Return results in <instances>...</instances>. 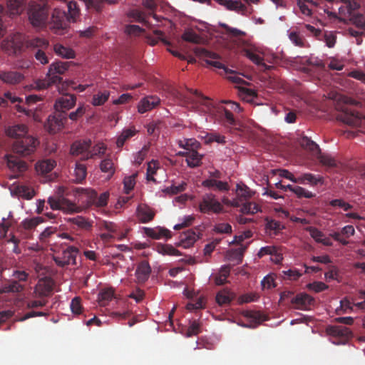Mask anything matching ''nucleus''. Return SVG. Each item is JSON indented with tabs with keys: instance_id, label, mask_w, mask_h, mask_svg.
Instances as JSON below:
<instances>
[{
	"instance_id": "e2e57ef3",
	"label": "nucleus",
	"mask_w": 365,
	"mask_h": 365,
	"mask_svg": "<svg viewBox=\"0 0 365 365\" xmlns=\"http://www.w3.org/2000/svg\"><path fill=\"white\" fill-rule=\"evenodd\" d=\"M282 274L284 278L290 280H297L302 276V273L297 269L283 270Z\"/></svg>"
},
{
	"instance_id": "e433bc0d",
	"label": "nucleus",
	"mask_w": 365,
	"mask_h": 365,
	"mask_svg": "<svg viewBox=\"0 0 365 365\" xmlns=\"http://www.w3.org/2000/svg\"><path fill=\"white\" fill-rule=\"evenodd\" d=\"M53 50L57 55L62 58L68 59L75 58L74 51L72 48L65 47L61 44L54 45Z\"/></svg>"
},
{
	"instance_id": "393cba45",
	"label": "nucleus",
	"mask_w": 365,
	"mask_h": 365,
	"mask_svg": "<svg viewBox=\"0 0 365 365\" xmlns=\"http://www.w3.org/2000/svg\"><path fill=\"white\" fill-rule=\"evenodd\" d=\"M200 238L199 235L196 234L193 230H187L180 236L179 245L183 248H189Z\"/></svg>"
},
{
	"instance_id": "8fccbe9b",
	"label": "nucleus",
	"mask_w": 365,
	"mask_h": 365,
	"mask_svg": "<svg viewBox=\"0 0 365 365\" xmlns=\"http://www.w3.org/2000/svg\"><path fill=\"white\" fill-rule=\"evenodd\" d=\"M329 204L333 207H339L345 212H347L353 208V205L341 198L331 200L329 201Z\"/></svg>"
},
{
	"instance_id": "b1692460",
	"label": "nucleus",
	"mask_w": 365,
	"mask_h": 365,
	"mask_svg": "<svg viewBox=\"0 0 365 365\" xmlns=\"http://www.w3.org/2000/svg\"><path fill=\"white\" fill-rule=\"evenodd\" d=\"M138 220L143 223L153 220L155 215V211L147 205H140L136 210Z\"/></svg>"
},
{
	"instance_id": "4d7b16f0",
	"label": "nucleus",
	"mask_w": 365,
	"mask_h": 365,
	"mask_svg": "<svg viewBox=\"0 0 365 365\" xmlns=\"http://www.w3.org/2000/svg\"><path fill=\"white\" fill-rule=\"evenodd\" d=\"M293 192L299 198H312L315 196V194L300 186H295L294 188L293 189Z\"/></svg>"
},
{
	"instance_id": "ea45409f",
	"label": "nucleus",
	"mask_w": 365,
	"mask_h": 365,
	"mask_svg": "<svg viewBox=\"0 0 365 365\" xmlns=\"http://www.w3.org/2000/svg\"><path fill=\"white\" fill-rule=\"evenodd\" d=\"M68 221L76 225L82 230H89L92 227V224L82 216L68 218Z\"/></svg>"
},
{
	"instance_id": "052dcab7",
	"label": "nucleus",
	"mask_w": 365,
	"mask_h": 365,
	"mask_svg": "<svg viewBox=\"0 0 365 365\" xmlns=\"http://www.w3.org/2000/svg\"><path fill=\"white\" fill-rule=\"evenodd\" d=\"M110 93H98L93 97L92 103L94 106L103 105L109 98Z\"/></svg>"
},
{
	"instance_id": "0eeeda50",
	"label": "nucleus",
	"mask_w": 365,
	"mask_h": 365,
	"mask_svg": "<svg viewBox=\"0 0 365 365\" xmlns=\"http://www.w3.org/2000/svg\"><path fill=\"white\" fill-rule=\"evenodd\" d=\"M50 208L53 210H61L66 214L79 212L81 208L61 195L49 197L47 200Z\"/></svg>"
},
{
	"instance_id": "774afa93",
	"label": "nucleus",
	"mask_w": 365,
	"mask_h": 365,
	"mask_svg": "<svg viewBox=\"0 0 365 365\" xmlns=\"http://www.w3.org/2000/svg\"><path fill=\"white\" fill-rule=\"evenodd\" d=\"M307 287L308 289H312L315 292H320L328 289V286L322 282H314L313 283H309L307 284Z\"/></svg>"
},
{
	"instance_id": "4c0bfd02",
	"label": "nucleus",
	"mask_w": 365,
	"mask_h": 365,
	"mask_svg": "<svg viewBox=\"0 0 365 365\" xmlns=\"http://www.w3.org/2000/svg\"><path fill=\"white\" fill-rule=\"evenodd\" d=\"M15 192L19 197L31 200L35 195L34 190L26 185H19L15 188Z\"/></svg>"
},
{
	"instance_id": "cd10ccee",
	"label": "nucleus",
	"mask_w": 365,
	"mask_h": 365,
	"mask_svg": "<svg viewBox=\"0 0 365 365\" xmlns=\"http://www.w3.org/2000/svg\"><path fill=\"white\" fill-rule=\"evenodd\" d=\"M202 185L209 189L213 188L219 191H228L230 186L227 182L217 180L215 179H206L202 181Z\"/></svg>"
},
{
	"instance_id": "9b49d317",
	"label": "nucleus",
	"mask_w": 365,
	"mask_h": 365,
	"mask_svg": "<svg viewBox=\"0 0 365 365\" xmlns=\"http://www.w3.org/2000/svg\"><path fill=\"white\" fill-rule=\"evenodd\" d=\"M91 144V140L89 139L76 140L71 146V154L74 156L81 155V159L83 160L92 158Z\"/></svg>"
},
{
	"instance_id": "338daca9",
	"label": "nucleus",
	"mask_w": 365,
	"mask_h": 365,
	"mask_svg": "<svg viewBox=\"0 0 365 365\" xmlns=\"http://www.w3.org/2000/svg\"><path fill=\"white\" fill-rule=\"evenodd\" d=\"M71 309L72 312L75 314H80L81 313L82 310V306L81 304V298L80 297H75L71 300Z\"/></svg>"
},
{
	"instance_id": "13d9d810",
	"label": "nucleus",
	"mask_w": 365,
	"mask_h": 365,
	"mask_svg": "<svg viewBox=\"0 0 365 365\" xmlns=\"http://www.w3.org/2000/svg\"><path fill=\"white\" fill-rule=\"evenodd\" d=\"M128 16L134 19L139 23H143L145 26H148L149 23L146 21L144 14L138 10H132L129 12Z\"/></svg>"
},
{
	"instance_id": "412c9836",
	"label": "nucleus",
	"mask_w": 365,
	"mask_h": 365,
	"mask_svg": "<svg viewBox=\"0 0 365 365\" xmlns=\"http://www.w3.org/2000/svg\"><path fill=\"white\" fill-rule=\"evenodd\" d=\"M291 303L296 309H306L314 304V299L307 293H300L292 297Z\"/></svg>"
},
{
	"instance_id": "c85d7f7f",
	"label": "nucleus",
	"mask_w": 365,
	"mask_h": 365,
	"mask_svg": "<svg viewBox=\"0 0 365 365\" xmlns=\"http://www.w3.org/2000/svg\"><path fill=\"white\" fill-rule=\"evenodd\" d=\"M145 233L147 236L158 240L163 237L166 238H170V231L165 228L153 229V228H145Z\"/></svg>"
},
{
	"instance_id": "69168bd1",
	"label": "nucleus",
	"mask_w": 365,
	"mask_h": 365,
	"mask_svg": "<svg viewBox=\"0 0 365 365\" xmlns=\"http://www.w3.org/2000/svg\"><path fill=\"white\" fill-rule=\"evenodd\" d=\"M290 41L297 46L304 47V38L295 31H292L289 35Z\"/></svg>"
},
{
	"instance_id": "f3484780",
	"label": "nucleus",
	"mask_w": 365,
	"mask_h": 365,
	"mask_svg": "<svg viewBox=\"0 0 365 365\" xmlns=\"http://www.w3.org/2000/svg\"><path fill=\"white\" fill-rule=\"evenodd\" d=\"M66 120V113L57 112L56 114L48 116L45 127L50 133H56L63 128Z\"/></svg>"
},
{
	"instance_id": "a878e982",
	"label": "nucleus",
	"mask_w": 365,
	"mask_h": 365,
	"mask_svg": "<svg viewBox=\"0 0 365 365\" xmlns=\"http://www.w3.org/2000/svg\"><path fill=\"white\" fill-rule=\"evenodd\" d=\"M240 98L254 106L266 104L265 99L259 97L258 93H238Z\"/></svg>"
},
{
	"instance_id": "09e8293b",
	"label": "nucleus",
	"mask_w": 365,
	"mask_h": 365,
	"mask_svg": "<svg viewBox=\"0 0 365 365\" xmlns=\"http://www.w3.org/2000/svg\"><path fill=\"white\" fill-rule=\"evenodd\" d=\"M100 168L102 172L108 173V179H110L115 173L113 163L110 159L103 160L100 165Z\"/></svg>"
},
{
	"instance_id": "9d476101",
	"label": "nucleus",
	"mask_w": 365,
	"mask_h": 365,
	"mask_svg": "<svg viewBox=\"0 0 365 365\" xmlns=\"http://www.w3.org/2000/svg\"><path fill=\"white\" fill-rule=\"evenodd\" d=\"M200 212L204 214H219L222 212V205L216 199L212 193L205 194L199 204Z\"/></svg>"
},
{
	"instance_id": "423d86ee",
	"label": "nucleus",
	"mask_w": 365,
	"mask_h": 365,
	"mask_svg": "<svg viewBox=\"0 0 365 365\" xmlns=\"http://www.w3.org/2000/svg\"><path fill=\"white\" fill-rule=\"evenodd\" d=\"M30 39L23 34L15 33L2 41L1 48L9 55H17L23 51L24 46L26 48Z\"/></svg>"
},
{
	"instance_id": "f704fd0d",
	"label": "nucleus",
	"mask_w": 365,
	"mask_h": 365,
	"mask_svg": "<svg viewBox=\"0 0 365 365\" xmlns=\"http://www.w3.org/2000/svg\"><path fill=\"white\" fill-rule=\"evenodd\" d=\"M24 0H8L7 8L10 17L19 14L23 10Z\"/></svg>"
},
{
	"instance_id": "bb28decb",
	"label": "nucleus",
	"mask_w": 365,
	"mask_h": 365,
	"mask_svg": "<svg viewBox=\"0 0 365 365\" xmlns=\"http://www.w3.org/2000/svg\"><path fill=\"white\" fill-rule=\"evenodd\" d=\"M53 291V287L49 282L40 280L35 287L34 292L38 297L49 296Z\"/></svg>"
},
{
	"instance_id": "4be33fe9",
	"label": "nucleus",
	"mask_w": 365,
	"mask_h": 365,
	"mask_svg": "<svg viewBox=\"0 0 365 365\" xmlns=\"http://www.w3.org/2000/svg\"><path fill=\"white\" fill-rule=\"evenodd\" d=\"M160 103V98L156 96H148L143 98L138 104V110L144 113L155 108Z\"/></svg>"
},
{
	"instance_id": "864d4df0",
	"label": "nucleus",
	"mask_w": 365,
	"mask_h": 365,
	"mask_svg": "<svg viewBox=\"0 0 365 365\" xmlns=\"http://www.w3.org/2000/svg\"><path fill=\"white\" fill-rule=\"evenodd\" d=\"M187 184L185 182H182L180 184L172 185L170 187H167L163 190V192L170 195H176L182 191H184L186 188Z\"/></svg>"
},
{
	"instance_id": "79ce46f5",
	"label": "nucleus",
	"mask_w": 365,
	"mask_h": 365,
	"mask_svg": "<svg viewBox=\"0 0 365 365\" xmlns=\"http://www.w3.org/2000/svg\"><path fill=\"white\" fill-rule=\"evenodd\" d=\"M300 182L307 181L312 185H317V184H323L324 178L319 175H315L312 173H304L298 180Z\"/></svg>"
},
{
	"instance_id": "2f4dec72",
	"label": "nucleus",
	"mask_w": 365,
	"mask_h": 365,
	"mask_svg": "<svg viewBox=\"0 0 365 365\" xmlns=\"http://www.w3.org/2000/svg\"><path fill=\"white\" fill-rule=\"evenodd\" d=\"M56 162L51 159H46L39 161L36 165V170L41 174H47L50 173L55 167Z\"/></svg>"
},
{
	"instance_id": "a18cd8bd",
	"label": "nucleus",
	"mask_w": 365,
	"mask_h": 365,
	"mask_svg": "<svg viewBox=\"0 0 365 365\" xmlns=\"http://www.w3.org/2000/svg\"><path fill=\"white\" fill-rule=\"evenodd\" d=\"M317 158L319 159L320 163L323 165L329 167V168H336L337 167V163L334 158L327 154L319 153L317 154Z\"/></svg>"
},
{
	"instance_id": "473e14b6",
	"label": "nucleus",
	"mask_w": 365,
	"mask_h": 365,
	"mask_svg": "<svg viewBox=\"0 0 365 365\" xmlns=\"http://www.w3.org/2000/svg\"><path fill=\"white\" fill-rule=\"evenodd\" d=\"M90 195L91 201L95 203L98 207H104L108 203L109 194L108 192H103L99 196L97 195V192L94 190L87 191Z\"/></svg>"
},
{
	"instance_id": "a19ab883",
	"label": "nucleus",
	"mask_w": 365,
	"mask_h": 365,
	"mask_svg": "<svg viewBox=\"0 0 365 365\" xmlns=\"http://www.w3.org/2000/svg\"><path fill=\"white\" fill-rule=\"evenodd\" d=\"M244 51H245V55L249 59H250L253 63H255V64L262 67V69H263L264 71L270 69L271 66L266 65L263 62V59L259 55H257L247 49H245Z\"/></svg>"
},
{
	"instance_id": "6e6d98bb",
	"label": "nucleus",
	"mask_w": 365,
	"mask_h": 365,
	"mask_svg": "<svg viewBox=\"0 0 365 365\" xmlns=\"http://www.w3.org/2000/svg\"><path fill=\"white\" fill-rule=\"evenodd\" d=\"M113 297V292L111 289H105L98 294V301L102 306H106Z\"/></svg>"
},
{
	"instance_id": "de8ad7c7",
	"label": "nucleus",
	"mask_w": 365,
	"mask_h": 365,
	"mask_svg": "<svg viewBox=\"0 0 365 365\" xmlns=\"http://www.w3.org/2000/svg\"><path fill=\"white\" fill-rule=\"evenodd\" d=\"M182 39L194 43H200L202 41V38L192 30L188 29L185 31L182 35Z\"/></svg>"
},
{
	"instance_id": "c03bdc74",
	"label": "nucleus",
	"mask_w": 365,
	"mask_h": 365,
	"mask_svg": "<svg viewBox=\"0 0 365 365\" xmlns=\"http://www.w3.org/2000/svg\"><path fill=\"white\" fill-rule=\"evenodd\" d=\"M74 175L76 177V181L78 182H81L83 181L87 175V170L85 165L76 162V167L74 169Z\"/></svg>"
},
{
	"instance_id": "ddd939ff",
	"label": "nucleus",
	"mask_w": 365,
	"mask_h": 365,
	"mask_svg": "<svg viewBox=\"0 0 365 365\" xmlns=\"http://www.w3.org/2000/svg\"><path fill=\"white\" fill-rule=\"evenodd\" d=\"M78 252V249L76 247L69 246L61 255L53 256V260L58 266L62 267L71 264H76Z\"/></svg>"
},
{
	"instance_id": "6e6552de",
	"label": "nucleus",
	"mask_w": 365,
	"mask_h": 365,
	"mask_svg": "<svg viewBox=\"0 0 365 365\" xmlns=\"http://www.w3.org/2000/svg\"><path fill=\"white\" fill-rule=\"evenodd\" d=\"M71 21L66 11L56 8L52 13L50 29L56 34L62 35L68 28Z\"/></svg>"
},
{
	"instance_id": "aec40b11",
	"label": "nucleus",
	"mask_w": 365,
	"mask_h": 365,
	"mask_svg": "<svg viewBox=\"0 0 365 365\" xmlns=\"http://www.w3.org/2000/svg\"><path fill=\"white\" fill-rule=\"evenodd\" d=\"M6 135L13 138L14 140H19L26 136H31L29 134L28 127L25 124H15L9 126L6 130Z\"/></svg>"
},
{
	"instance_id": "3c124183",
	"label": "nucleus",
	"mask_w": 365,
	"mask_h": 365,
	"mask_svg": "<svg viewBox=\"0 0 365 365\" xmlns=\"http://www.w3.org/2000/svg\"><path fill=\"white\" fill-rule=\"evenodd\" d=\"M44 221L45 220L43 217H37L31 219H26L21 222V224L24 229L32 230L35 228L38 224Z\"/></svg>"
},
{
	"instance_id": "37998d69",
	"label": "nucleus",
	"mask_w": 365,
	"mask_h": 365,
	"mask_svg": "<svg viewBox=\"0 0 365 365\" xmlns=\"http://www.w3.org/2000/svg\"><path fill=\"white\" fill-rule=\"evenodd\" d=\"M226 9L230 11H235L242 14H245L247 11V7L240 1L227 0Z\"/></svg>"
},
{
	"instance_id": "5701e85b",
	"label": "nucleus",
	"mask_w": 365,
	"mask_h": 365,
	"mask_svg": "<svg viewBox=\"0 0 365 365\" xmlns=\"http://www.w3.org/2000/svg\"><path fill=\"white\" fill-rule=\"evenodd\" d=\"M151 267L148 261H141L137 266L135 277L138 283L145 282L150 274Z\"/></svg>"
},
{
	"instance_id": "49530a36",
	"label": "nucleus",
	"mask_w": 365,
	"mask_h": 365,
	"mask_svg": "<svg viewBox=\"0 0 365 365\" xmlns=\"http://www.w3.org/2000/svg\"><path fill=\"white\" fill-rule=\"evenodd\" d=\"M135 133H136V130L135 129L128 128V129L124 130L123 131V133H121V135L120 136H118V138L117 139V141H116L117 147L118 148L123 147L125 142L127 140H128L130 138L135 135Z\"/></svg>"
},
{
	"instance_id": "5fc2aeb1",
	"label": "nucleus",
	"mask_w": 365,
	"mask_h": 365,
	"mask_svg": "<svg viewBox=\"0 0 365 365\" xmlns=\"http://www.w3.org/2000/svg\"><path fill=\"white\" fill-rule=\"evenodd\" d=\"M240 211L243 214H255L259 211V207L252 202H245L242 205Z\"/></svg>"
},
{
	"instance_id": "72a5a7b5",
	"label": "nucleus",
	"mask_w": 365,
	"mask_h": 365,
	"mask_svg": "<svg viewBox=\"0 0 365 365\" xmlns=\"http://www.w3.org/2000/svg\"><path fill=\"white\" fill-rule=\"evenodd\" d=\"M202 155L196 150H190L186 152V162L189 167L195 168L201 164Z\"/></svg>"
},
{
	"instance_id": "680f3d73",
	"label": "nucleus",
	"mask_w": 365,
	"mask_h": 365,
	"mask_svg": "<svg viewBox=\"0 0 365 365\" xmlns=\"http://www.w3.org/2000/svg\"><path fill=\"white\" fill-rule=\"evenodd\" d=\"M353 308L350 301L347 298H344L340 302V307L336 309L338 314L349 312L352 311Z\"/></svg>"
},
{
	"instance_id": "f03ea898",
	"label": "nucleus",
	"mask_w": 365,
	"mask_h": 365,
	"mask_svg": "<svg viewBox=\"0 0 365 365\" xmlns=\"http://www.w3.org/2000/svg\"><path fill=\"white\" fill-rule=\"evenodd\" d=\"M71 62L57 61L50 65L48 73L45 78L38 80L36 82V87L38 89H46L51 85L60 83L62 81L60 75L68 71Z\"/></svg>"
},
{
	"instance_id": "39448f33",
	"label": "nucleus",
	"mask_w": 365,
	"mask_h": 365,
	"mask_svg": "<svg viewBox=\"0 0 365 365\" xmlns=\"http://www.w3.org/2000/svg\"><path fill=\"white\" fill-rule=\"evenodd\" d=\"M28 16L34 27L43 28L46 25L48 19V8L46 4H29Z\"/></svg>"
},
{
	"instance_id": "f257e3e1",
	"label": "nucleus",
	"mask_w": 365,
	"mask_h": 365,
	"mask_svg": "<svg viewBox=\"0 0 365 365\" xmlns=\"http://www.w3.org/2000/svg\"><path fill=\"white\" fill-rule=\"evenodd\" d=\"M324 96L331 100L335 108L341 111L339 118L351 127L364 128L365 116L351 109V106H361V103L342 93H327Z\"/></svg>"
},
{
	"instance_id": "603ef678",
	"label": "nucleus",
	"mask_w": 365,
	"mask_h": 365,
	"mask_svg": "<svg viewBox=\"0 0 365 365\" xmlns=\"http://www.w3.org/2000/svg\"><path fill=\"white\" fill-rule=\"evenodd\" d=\"M350 21L358 28L365 30V16L362 14H355L349 16Z\"/></svg>"
},
{
	"instance_id": "a211bd4d",
	"label": "nucleus",
	"mask_w": 365,
	"mask_h": 365,
	"mask_svg": "<svg viewBox=\"0 0 365 365\" xmlns=\"http://www.w3.org/2000/svg\"><path fill=\"white\" fill-rule=\"evenodd\" d=\"M63 95L58 98L54 105L57 112L65 113L66 110L71 109L76 101V98L71 93H63Z\"/></svg>"
},
{
	"instance_id": "c9c22d12",
	"label": "nucleus",
	"mask_w": 365,
	"mask_h": 365,
	"mask_svg": "<svg viewBox=\"0 0 365 365\" xmlns=\"http://www.w3.org/2000/svg\"><path fill=\"white\" fill-rule=\"evenodd\" d=\"M156 251L163 255L180 256L181 253L171 245L158 244L155 248Z\"/></svg>"
},
{
	"instance_id": "c756f323",
	"label": "nucleus",
	"mask_w": 365,
	"mask_h": 365,
	"mask_svg": "<svg viewBox=\"0 0 365 365\" xmlns=\"http://www.w3.org/2000/svg\"><path fill=\"white\" fill-rule=\"evenodd\" d=\"M301 147L312 152L314 155H317L320 152L319 145L307 136H303L299 140Z\"/></svg>"
},
{
	"instance_id": "dca6fc26",
	"label": "nucleus",
	"mask_w": 365,
	"mask_h": 365,
	"mask_svg": "<svg viewBox=\"0 0 365 365\" xmlns=\"http://www.w3.org/2000/svg\"><path fill=\"white\" fill-rule=\"evenodd\" d=\"M326 331L329 336L339 339V343L344 344L352 337V331L350 329L341 325L329 326Z\"/></svg>"
},
{
	"instance_id": "58836bf2",
	"label": "nucleus",
	"mask_w": 365,
	"mask_h": 365,
	"mask_svg": "<svg viewBox=\"0 0 365 365\" xmlns=\"http://www.w3.org/2000/svg\"><path fill=\"white\" fill-rule=\"evenodd\" d=\"M67 8V16L71 21H75L76 17L79 14V9L78 4L74 1H68L66 3Z\"/></svg>"
},
{
	"instance_id": "bf43d9fd",
	"label": "nucleus",
	"mask_w": 365,
	"mask_h": 365,
	"mask_svg": "<svg viewBox=\"0 0 365 365\" xmlns=\"http://www.w3.org/2000/svg\"><path fill=\"white\" fill-rule=\"evenodd\" d=\"M13 93H4V97L0 96V106H7L8 101H9L11 103H14L16 101H21L20 98L15 97L12 96Z\"/></svg>"
},
{
	"instance_id": "0e129e2a",
	"label": "nucleus",
	"mask_w": 365,
	"mask_h": 365,
	"mask_svg": "<svg viewBox=\"0 0 365 365\" xmlns=\"http://www.w3.org/2000/svg\"><path fill=\"white\" fill-rule=\"evenodd\" d=\"M135 175H133L130 176L125 177L124 178L123 184L125 193L128 194L130 191L134 188V186L135 185Z\"/></svg>"
},
{
	"instance_id": "6ab92c4d",
	"label": "nucleus",
	"mask_w": 365,
	"mask_h": 365,
	"mask_svg": "<svg viewBox=\"0 0 365 365\" xmlns=\"http://www.w3.org/2000/svg\"><path fill=\"white\" fill-rule=\"evenodd\" d=\"M295 62L302 64V71L307 73L312 71V68H310V66L320 69H325V64L324 62L316 57H297L295 58Z\"/></svg>"
},
{
	"instance_id": "2eb2a0df",
	"label": "nucleus",
	"mask_w": 365,
	"mask_h": 365,
	"mask_svg": "<svg viewBox=\"0 0 365 365\" xmlns=\"http://www.w3.org/2000/svg\"><path fill=\"white\" fill-rule=\"evenodd\" d=\"M25 80V76L17 71L4 70L0 71V81L9 86H16L22 83Z\"/></svg>"
},
{
	"instance_id": "7ed1b4c3",
	"label": "nucleus",
	"mask_w": 365,
	"mask_h": 365,
	"mask_svg": "<svg viewBox=\"0 0 365 365\" xmlns=\"http://www.w3.org/2000/svg\"><path fill=\"white\" fill-rule=\"evenodd\" d=\"M39 144L40 142L36 137L26 136V138L14 140L11 149L14 154L20 157L29 158L35 153Z\"/></svg>"
},
{
	"instance_id": "20e7f679",
	"label": "nucleus",
	"mask_w": 365,
	"mask_h": 365,
	"mask_svg": "<svg viewBox=\"0 0 365 365\" xmlns=\"http://www.w3.org/2000/svg\"><path fill=\"white\" fill-rule=\"evenodd\" d=\"M194 53L197 56L200 58H206L205 62L207 64H209L217 68H222L225 74L230 75L227 76V78L230 81L235 83H238L239 81L241 80L240 78L236 75L235 71L228 69L220 61H215L220 58L218 54L200 47L195 48Z\"/></svg>"
},
{
	"instance_id": "1a4fd4ad",
	"label": "nucleus",
	"mask_w": 365,
	"mask_h": 365,
	"mask_svg": "<svg viewBox=\"0 0 365 365\" xmlns=\"http://www.w3.org/2000/svg\"><path fill=\"white\" fill-rule=\"evenodd\" d=\"M48 45L49 43L46 38L35 37L27 41L26 48L36 51L34 53L35 58L41 64L45 65L48 63V58L45 53V50L48 47Z\"/></svg>"
},
{
	"instance_id": "f8f14e48",
	"label": "nucleus",
	"mask_w": 365,
	"mask_h": 365,
	"mask_svg": "<svg viewBox=\"0 0 365 365\" xmlns=\"http://www.w3.org/2000/svg\"><path fill=\"white\" fill-rule=\"evenodd\" d=\"M13 277L14 279L13 281L9 282L8 283L4 284L1 288L0 292L2 293H9V292H20L23 290L24 287L20 284L16 280L19 282H24L28 278V274L25 271L16 270L14 272Z\"/></svg>"
},
{
	"instance_id": "4468645a",
	"label": "nucleus",
	"mask_w": 365,
	"mask_h": 365,
	"mask_svg": "<svg viewBox=\"0 0 365 365\" xmlns=\"http://www.w3.org/2000/svg\"><path fill=\"white\" fill-rule=\"evenodd\" d=\"M4 159L8 168L18 175H15L14 178H17L19 174L25 172L28 169V164L19 159L16 155L12 154H6L4 156Z\"/></svg>"
},
{
	"instance_id": "7c9ffc66",
	"label": "nucleus",
	"mask_w": 365,
	"mask_h": 365,
	"mask_svg": "<svg viewBox=\"0 0 365 365\" xmlns=\"http://www.w3.org/2000/svg\"><path fill=\"white\" fill-rule=\"evenodd\" d=\"M235 297L233 292L227 289L220 291L216 295V301L220 305H225L230 304Z\"/></svg>"
}]
</instances>
